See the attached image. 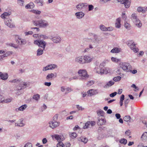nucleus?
Returning a JSON list of instances; mask_svg holds the SVG:
<instances>
[{
  "label": "nucleus",
  "instance_id": "nucleus-1",
  "mask_svg": "<svg viewBox=\"0 0 147 147\" xmlns=\"http://www.w3.org/2000/svg\"><path fill=\"white\" fill-rule=\"evenodd\" d=\"M32 22L34 26L39 28H45L49 25L48 22L42 19L33 20Z\"/></svg>",
  "mask_w": 147,
  "mask_h": 147
},
{
  "label": "nucleus",
  "instance_id": "nucleus-2",
  "mask_svg": "<svg viewBox=\"0 0 147 147\" xmlns=\"http://www.w3.org/2000/svg\"><path fill=\"white\" fill-rule=\"evenodd\" d=\"M78 73L80 77V79L82 80H86L89 76L85 69H80Z\"/></svg>",
  "mask_w": 147,
  "mask_h": 147
},
{
  "label": "nucleus",
  "instance_id": "nucleus-3",
  "mask_svg": "<svg viewBox=\"0 0 147 147\" xmlns=\"http://www.w3.org/2000/svg\"><path fill=\"white\" fill-rule=\"evenodd\" d=\"M131 18L133 22L138 27L140 28L142 26V24L138 18L136 14L135 13H133L131 15Z\"/></svg>",
  "mask_w": 147,
  "mask_h": 147
},
{
  "label": "nucleus",
  "instance_id": "nucleus-4",
  "mask_svg": "<svg viewBox=\"0 0 147 147\" xmlns=\"http://www.w3.org/2000/svg\"><path fill=\"white\" fill-rule=\"evenodd\" d=\"M120 66L121 68L124 71L127 72L131 71V66L129 64L127 63H121L120 64Z\"/></svg>",
  "mask_w": 147,
  "mask_h": 147
},
{
  "label": "nucleus",
  "instance_id": "nucleus-5",
  "mask_svg": "<svg viewBox=\"0 0 147 147\" xmlns=\"http://www.w3.org/2000/svg\"><path fill=\"white\" fill-rule=\"evenodd\" d=\"M34 43L37 45L39 47H41L43 49H45L47 43L44 41L42 40H35L34 41Z\"/></svg>",
  "mask_w": 147,
  "mask_h": 147
},
{
  "label": "nucleus",
  "instance_id": "nucleus-6",
  "mask_svg": "<svg viewBox=\"0 0 147 147\" xmlns=\"http://www.w3.org/2000/svg\"><path fill=\"white\" fill-rule=\"evenodd\" d=\"M5 23L7 26L11 28H14L15 26L12 22V20L10 18H6L4 21Z\"/></svg>",
  "mask_w": 147,
  "mask_h": 147
},
{
  "label": "nucleus",
  "instance_id": "nucleus-7",
  "mask_svg": "<svg viewBox=\"0 0 147 147\" xmlns=\"http://www.w3.org/2000/svg\"><path fill=\"white\" fill-rule=\"evenodd\" d=\"M49 126L52 129H54L59 126L60 122H59L51 121L49 122Z\"/></svg>",
  "mask_w": 147,
  "mask_h": 147
},
{
  "label": "nucleus",
  "instance_id": "nucleus-8",
  "mask_svg": "<svg viewBox=\"0 0 147 147\" xmlns=\"http://www.w3.org/2000/svg\"><path fill=\"white\" fill-rule=\"evenodd\" d=\"M88 5L87 3H80L76 5V7L78 11H83Z\"/></svg>",
  "mask_w": 147,
  "mask_h": 147
},
{
  "label": "nucleus",
  "instance_id": "nucleus-9",
  "mask_svg": "<svg viewBox=\"0 0 147 147\" xmlns=\"http://www.w3.org/2000/svg\"><path fill=\"white\" fill-rule=\"evenodd\" d=\"M49 38L53 42L56 43H60L61 40V38L59 36L53 37L52 36H50L49 37Z\"/></svg>",
  "mask_w": 147,
  "mask_h": 147
},
{
  "label": "nucleus",
  "instance_id": "nucleus-10",
  "mask_svg": "<svg viewBox=\"0 0 147 147\" xmlns=\"http://www.w3.org/2000/svg\"><path fill=\"white\" fill-rule=\"evenodd\" d=\"M15 40L17 43L20 45H24L26 43V40L24 39H22L18 35L16 36Z\"/></svg>",
  "mask_w": 147,
  "mask_h": 147
},
{
  "label": "nucleus",
  "instance_id": "nucleus-11",
  "mask_svg": "<svg viewBox=\"0 0 147 147\" xmlns=\"http://www.w3.org/2000/svg\"><path fill=\"white\" fill-rule=\"evenodd\" d=\"M128 45L129 46H130V49L131 50H133L134 52L137 53L138 51V49L136 47L135 44L132 41L129 42Z\"/></svg>",
  "mask_w": 147,
  "mask_h": 147
},
{
  "label": "nucleus",
  "instance_id": "nucleus-12",
  "mask_svg": "<svg viewBox=\"0 0 147 147\" xmlns=\"http://www.w3.org/2000/svg\"><path fill=\"white\" fill-rule=\"evenodd\" d=\"M90 40H91L92 42L93 43V44H95L96 45L100 43L101 42L99 38L95 35L94 36L93 39H90L89 41H90Z\"/></svg>",
  "mask_w": 147,
  "mask_h": 147
},
{
  "label": "nucleus",
  "instance_id": "nucleus-13",
  "mask_svg": "<svg viewBox=\"0 0 147 147\" xmlns=\"http://www.w3.org/2000/svg\"><path fill=\"white\" fill-rule=\"evenodd\" d=\"M75 61L80 64L85 63L83 56H79L76 57L75 59Z\"/></svg>",
  "mask_w": 147,
  "mask_h": 147
},
{
  "label": "nucleus",
  "instance_id": "nucleus-14",
  "mask_svg": "<svg viewBox=\"0 0 147 147\" xmlns=\"http://www.w3.org/2000/svg\"><path fill=\"white\" fill-rule=\"evenodd\" d=\"M53 138H54L58 142H62L64 140V137L63 136L58 134H55L52 136Z\"/></svg>",
  "mask_w": 147,
  "mask_h": 147
},
{
  "label": "nucleus",
  "instance_id": "nucleus-15",
  "mask_svg": "<svg viewBox=\"0 0 147 147\" xmlns=\"http://www.w3.org/2000/svg\"><path fill=\"white\" fill-rule=\"evenodd\" d=\"M88 95L90 96H91L93 95H96L98 93L97 90L92 89L89 90L87 92Z\"/></svg>",
  "mask_w": 147,
  "mask_h": 147
},
{
  "label": "nucleus",
  "instance_id": "nucleus-16",
  "mask_svg": "<svg viewBox=\"0 0 147 147\" xmlns=\"http://www.w3.org/2000/svg\"><path fill=\"white\" fill-rule=\"evenodd\" d=\"M98 121H97V124L99 125H102L105 124L106 123L105 119L99 117L98 118Z\"/></svg>",
  "mask_w": 147,
  "mask_h": 147
},
{
  "label": "nucleus",
  "instance_id": "nucleus-17",
  "mask_svg": "<svg viewBox=\"0 0 147 147\" xmlns=\"http://www.w3.org/2000/svg\"><path fill=\"white\" fill-rule=\"evenodd\" d=\"M96 73L98 74H106L108 73V71L107 68H101L100 69V71H96Z\"/></svg>",
  "mask_w": 147,
  "mask_h": 147
},
{
  "label": "nucleus",
  "instance_id": "nucleus-18",
  "mask_svg": "<svg viewBox=\"0 0 147 147\" xmlns=\"http://www.w3.org/2000/svg\"><path fill=\"white\" fill-rule=\"evenodd\" d=\"M8 77V75L7 73L3 74L0 72V77L1 79L3 80H6Z\"/></svg>",
  "mask_w": 147,
  "mask_h": 147
},
{
  "label": "nucleus",
  "instance_id": "nucleus-19",
  "mask_svg": "<svg viewBox=\"0 0 147 147\" xmlns=\"http://www.w3.org/2000/svg\"><path fill=\"white\" fill-rule=\"evenodd\" d=\"M75 15L78 18L80 19L84 16L85 14L82 11H80L76 13Z\"/></svg>",
  "mask_w": 147,
  "mask_h": 147
},
{
  "label": "nucleus",
  "instance_id": "nucleus-20",
  "mask_svg": "<svg viewBox=\"0 0 147 147\" xmlns=\"http://www.w3.org/2000/svg\"><path fill=\"white\" fill-rule=\"evenodd\" d=\"M27 107V105H22L18 108H16L15 109V111L16 112H18L19 111H23Z\"/></svg>",
  "mask_w": 147,
  "mask_h": 147
},
{
  "label": "nucleus",
  "instance_id": "nucleus-21",
  "mask_svg": "<svg viewBox=\"0 0 147 147\" xmlns=\"http://www.w3.org/2000/svg\"><path fill=\"white\" fill-rule=\"evenodd\" d=\"M11 14V13L10 12H5L1 15V17L2 19H6L7 18V17L9 16Z\"/></svg>",
  "mask_w": 147,
  "mask_h": 147
},
{
  "label": "nucleus",
  "instance_id": "nucleus-22",
  "mask_svg": "<svg viewBox=\"0 0 147 147\" xmlns=\"http://www.w3.org/2000/svg\"><path fill=\"white\" fill-rule=\"evenodd\" d=\"M83 57L84 60H85V63L90 62L92 59L91 57L85 55Z\"/></svg>",
  "mask_w": 147,
  "mask_h": 147
},
{
  "label": "nucleus",
  "instance_id": "nucleus-23",
  "mask_svg": "<svg viewBox=\"0 0 147 147\" xmlns=\"http://www.w3.org/2000/svg\"><path fill=\"white\" fill-rule=\"evenodd\" d=\"M137 11L139 12H142L143 13H145L146 11V8L145 7H139L137 9Z\"/></svg>",
  "mask_w": 147,
  "mask_h": 147
},
{
  "label": "nucleus",
  "instance_id": "nucleus-24",
  "mask_svg": "<svg viewBox=\"0 0 147 147\" xmlns=\"http://www.w3.org/2000/svg\"><path fill=\"white\" fill-rule=\"evenodd\" d=\"M78 140L79 141H80L82 142H84V143L85 144L88 141V139L87 138L85 137L81 136L80 138H79Z\"/></svg>",
  "mask_w": 147,
  "mask_h": 147
},
{
  "label": "nucleus",
  "instance_id": "nucleus-25",
  "mask_svg": "<svg viewBox=\"0 0 147 147\" xmlns=\"http://www.w3.org/2000/svg\"><path fill=\"white\" fill-rule=\"evenodd\" d=\"M121 19L119 18L117 19L116 22L115 24V26L116 28H119L121 27L120 24Z\"/></svg>",
  "mask_w": 147,
  "mask_h": 147
},
{
  "label": "nucleus",
  "instance_id": "nucleus-26",
  "mask_svg": "<svg viewBox=\"0 0 147 147\" xmlns=\"http://www.w3.org/2000/svg\"><path fill=\"white\" fill-rule=\"evenodd\" d=\"M125 5V7L126 8H128L130 7V0H124V3H123Z\"/></svg>",
  "mask_w": 147,
  "mask_h": 147
},
{
  "label": "nucleus",
  "instance_id": "nucleus-27",
  "mask_svg": "<svg viewBox=\"0 0 147 147\" xmlns=\"http://www.w3.org/2000/svg\"><path fill=\"white\" fill-rule=\"evenodd\" d=\"M141 139L143 141H146L147 140V132H144L141 137Z\"/></svg>",
  "mask_w": 147,
  "mask_h": 147
},
{
  "label": "nucleus",
  "instance_id": "nucleus-28",
  "mask_svg": "<svg viewBox=\"0 0 147 147\" xmlns=\"http://www.w3.org/2000/svg\"><path fill=\"white\" fill-rule=\"evenodd\" d=\"M48 67H49V70L54 69L57 67V65L53 64L48 65Z\"/></svg>",
  "mask_w": 147,
  "mask_h": 147
},
{
  "label": "nucleus",
  "instance_id": "nucleus-29",
  "mask_svg": "<svg viewBox=\"0 0 147 147\" xmlns=\"http://www.w3.org/2000/svg\"><path fill=\"white\" fill-rule=\"evenodd\" d=\"M44 49H42L40 48L38 49L37 51V56H39L42 55L43 53V51Z\"/></svg>",
  "mask_w": 147,
  "mask_h": 147
},
{
  "label": "nucleus",
  "instance_id": "nucleus-30",
  "mask_svg": "<svg viewBox=\"0 0 147 147\" xmlns=\"http://www.w3.org/2000/svg\"><path fill=\"white\" fill-rule=\"evenodd\" d=\"M120 49L118 48H115L112 49L111 52L112 53H118L120 52Z\"/></svg>",
  "mask_w": 147,
  "mask_h": 147
},
{
  "label": "nucleus",
  "instance_id": "nucleus-31",
  "mask_svg": "<svg viewBox=\"0 0 147 147\" xmlns=\"http://www.w3.org/2000/svg\"><path fill=\"white\" fill-rule=\"evenodd\" d=\"M34 4L32 3H30L29 4H27L25 7L26 9H31L34 7Z\"/></svg>",
  "mask_w": 147,
  "mask_h": 147
},
{
  "label": "nucleus",
  "instance_id": "nucleus-32",
  "mask_svg": "<svg viewBox=\"0 0 147 147\" xmlns=\"http://www.w3.org/2000/svg\"><path fill=\"white\" fill-rule=\"evenodd\" d=\"M54 75L53 73L48 74L46 77V79L47 80L51 79L54 77Z\"/></svg>",
  "mask_w": 147,
  "mask_h": 147
},
{
  "label": "nucleus",
  "instance_id": "nucleus-33",
  "mask_svg": "<svg viewBox=\"0 0 147 147\" xmlns=\"http://www.w3.org/2000/svg\"><path fill=\"white\" fill-rule=\"evenodd\" d=\"M114 84V82L112 81H109L104 86V88H107V86H111Z\"/></svg>",
  "mask_w": 147,
  "mask_h": 147
},
{
  "label": "nucleus",
  "instance_id": "nucleus-34",
  "mask_svg": "<svg viewBox=\"0 0 147 147\" xmlns=\"http://www.w3.org/2000/svg\"><path fill=\"white\" fill-rule=\"evenodd\" d=\"M97 113L99 117L100 116H103L104 114V112L102 110H100L97 111Z\"/></svg>",
  "mask_w": 147,
  "mask_h": 147
},
{
  "label": "nucleus",
  "instance_id": "nucleus-35",
  "mask_svg": "<svg viewBox=\"0 0 147 147\" xmlns=\"http://www.w3.org/2000/svg\"><path fill=\"white\" fill-rule=\"evenodd\" d=\"M124 27L126 29L129 30L130 29V24L127 22V21H125L124 24Z\"/></svg>",
  "mask_w": 147,
  "mask_h": 147
},
{
  "label": "nucleus",
  "instance_id": "nucleus-36",
  "mask_svg": "<svg viewBox=\"0 0 147 147\" xmlns=\"http://www.w3.org/2000/svg\"><path fill=\"white\" fill-rule=\"evenodd\" d=\"M90 125V121H89L87 122L85 124V125L83 126L84 129L88 128Z\"/></svg>",
  "mask_w": 147,
  "mask_h": 147
},
{
  "label": "nucleus",
  "instance_id": "nucleus-37",
  "mask_svg": "<svg viewBox=\"0 0 147 147\" xmlns=\"http://www.w3.org/2000/svg\"><path fill=\"white\" fill-rule=\"evenodd\" d=\"M119 142L121 144H123L124 145H125L127 143V141L126 139L124 138H122L119 141Z\"/></svg>",
  "mask_w": 147,
  "mask_h": 147
},
{
  "label": "nucleus",
  "instance_id": "nucleus-38",
  "mask_svg": "<svg viewBox=\"0 0 147 147\" xmlns=\"http://www.w3.org/2000/svg\"><path fill=\"white\" fill-rule=\"evenodd\" d=\"M131 119V117L130 116L127 115L125 116L123 118V120L124 121L128 122L129 121L130 119Z\"/></svg>",
  "mask_w": 147,
  "mask_h": 147
},
{
  "label": "nucleus",
  "instance_id": "nucleus-39",
  "mask_svg": "<svg viewBox=\"0 0 147 147\" xmlns=\"http://www.w3.org/2000/svg\"><path fill=\"white\" fill-rule=\"evenodd\" d=\"M24 0H18V3L21 6H24Z\"/></svg>",
  "mask_w": 147,
  "mask_h": 147
},
{
  "label": "nucleus",
  "instance_id": "nucleus-40",
  "mask_svg": "<svg viewBox=\"0 0 147 147\" xmlns=\"http://www.w3.org/2000/svg\"><path fill=\"white\" fill-rule=\"evenodd\" d=\"M23 119H19L18 122L19 123L20 126H21V127L24 126L25 125V124L23 123Z\"/></svg>",
  "mask_w": 147,
  "mask_h": 147
},
{
  "label": "nucleus",
  "instance_id": "nucleus-41",
  "mask_svg": "<svg viewBox=\"0 0 147 147\" xmlns=\"http://www.w3.org/2000/svg\"><path fill=\"white\" fill-rule=\"evenodd\" d=\"M12 99L10 98L4 99L3 103H8L11 102Z\"/></svg>",
  "mask_w": 147,
  "mask_h": 147
},
{
  "label": "nucleus",
  "instance_id": "nucleus-42",
  "mask_svg": "<svg viewBox=\"0 0 147 147\" xmlns=\"http://www.w3.org/2000/svg\"><path fill=\"white\" fill-rule=\"evenodd\" d=\"M77 136L76 133L75 132L72 133L70 134V137L72 139L76 138Z\"/></svg>",
  "mask_w": 147,
  "mask_h": 147
},
{
  "label": "nucleus",
  "instance_id": "nucleus-43",
  "mask_svg": "<svg viewBox=\"0 0 147 147\" xmlns=\"http://www.w3.org/2000/svg\"><path fill=\"white\" fill-rule=\"evenodd\" d=\"M40 98V95L38 94L34 95L33 96L32 98L33 99L38 100Z\"/></svg>",
  "mask_w": 147,
  "mask_h": 147
},
{
  "label": "nucleus",
  "instance_id": "nucleus-44",
  "mask_svg": "<svg viewBox=\"0 0 147 147\" xmlns=\"http://www.w3.org/2000/svg\"><path fill=\"white\" fill-rule=\"evenodd\" d=\"M121 77L119 76L115 77L113 79V80L115 82H117L119 81L121 79Z\"/></svg>",
  "mask_w": 147,
  "mask_h": 147
},
{
  "label": "nucleus",
  "instance_id": "nucleus-45",
  "mask_svg": "<svg viewBox=\"0 0 147 147\" xmlns=\"http://www.w3.org/2000/svg\"><path fill=\"white\" fill-rule=\"evenodd\" d=\"M100 29L102 31H106V29H107V27L103 25H100Z\"/></svg>",
  "mask_w": 147,
  "mask_h": 147
},
{
  "label": "nucleus",
  "instance_id": "nucleus-46",
  "mask_svg": "<svg viewBox=\"0 0 147 147\" xmlns=\"http://www.w3.org/2000/svg\"><path fill=\"white\" fill-rule=\"evenodd\" d=\"M32 145L31 143L27 142L24 146V147H32Z\"/></svg>",
  "mask_w": 147,
  "mask_h": 147
},
{
  "label": "nucleus",
  "instance_id": "nucleus-47",
  "mask_svg": "<svg viewBox=\"0 0 147 147\" xmlns=\"http://www.w3.org/2000/svg\"><path fill=\"white\" fill-rule=\"evenodd\" d=\"M94 81L92 80L88 82L87 83V85L88 86H90L94 84Z\"/></svg>",
  "mask_w": 147,
  "mask_h": 147
},
{
  "label": "nucleus",
  "instance_id": "nucleus-48",
  "mask_svg": "<svg viewBox=\"0 0 147 147\" xmlns=\"http://www.w3.org/2000/svg\"><path fill=\"white\" fill-rule=\"evenodd\" d=\"M13 53V52L11 51H9L5 53L4 54L5 57H7L9 55H12Z\"/></svg>",
  "mask_w": 147,
  "mask_h": 147
},
{
  "label": "nucleus",
  "instance_id": "nucleus-49",
  "mask_svg": "<svg viewBox=\"0 0 147 147\" xmlns=\"http://www.w3.org/2000/svg\"><path fill=\"white\" fill-rule=\"evenodd\" d=\"M20 79H13L12 80H11L9 81L10 82H12V83H15L17 82H20Z\"/></svg>",
  "mask_w": 147,
  "mask_h": 147
},
{
  "label": "nucleus",
  "instance_id": "nucleus-50",
  "mask_svg": "<svg viewBox=\"0 0 147 147\" xmlns=\"http://www.w3.org/2000/svg\"><path fill=\"white\" fill-rule=\"evenodd\" d=\"M88 6V11H92L94 7L92 5H89Z\"/></svg>",
  "mask_w": 147,
  "mask_h": 147
},
{
  "label": "nucleus",
  "instance_id": "nucleus-51",
  "mask_svg": "<svg viewBox=\"0 0 147 147\" xmlns=\"http://www.w3.org/2000/svg\"><path fill=\"white\" fill-rule=\"evenodd\" d=\"M59 143L57 144V147H63L64 145L62 142H58Z\"/></svg>",
  "mask_w": 147,
  "mask_h": 147
},
{
  "label": "nucleus",
  "instance_id": "nucleus-52",
  "mask_svg": "<svg viewBox=\"0 0 147 147\" xmlns=\"http://www.w3.org/2000/svg\"><path fill=\"white\" fill-rule=\"evenodd\" d=\"M9 46H11L14 48L17 49L18 48V46H16L15 44L12 43H10L8 44Z\"/></svg>",
  "mask_w": 147,
  "mask_h": 147
},
{
  "label": "nucleus",
  "instance_id": "nucleus-53",
  "mask_svg": "<svg viewBox=\"0 0 147 147\" xmlns=\"http://www.w3.org/2000/svg\"><path fill=\"white\" fill-rule=\"evenodd\" d=\"M58 114H55L53 116V121H57V119H58Z\"/></svg>",
  "mask_w": 147,
  "mask_h": 147
},
{
  "label": "nucleus",
  "instance_id": "nucleus-54",
  "mask_svg": "<svg viewBox=\"0 0 147 147\" xmlns=\"http://www.w3.org/2000/svg\"><path fill=\"white\" fill-rule=\"evenodd\" d=\"M97 46V45H96L95 44H90L89 45V47L90 49H92L94 48H96Z\"/></svg>",
  "mask_w": 147,
  "mask_h": 147
},
{
  "label": "nucleus",
  "instance_id": "nucleus-55",
  "mask_svg": "<svg viewBox=\"0 0 147 147\" xmlns=\"http://www.w3.org/2000/svg\"><path fill=\"white\" fill-rule=\"evenodd\" d=\"M129 102V99L128 98L125 100L124 101V104L125 107H126L127 106V105Z\"/></svg>",
  "mask_w": 147,
  "mask_h": 147
},
{
  "label": "nucleus",
  "instance_id": "nucleus-56",
  "mask_svg": "<svg viewBox=\"0 0 147 147\" xmlns=\"http://www.w3.org/2000/svg\"><path fill=\"white\" fill-rule=\"evenodd\" d=\"M131 87L135 88V89L134 90L135 91H136L139 90L138 88L136 86V85L134 84H132Z\"/></svg>",
  "mask_w": 147,
  "mask_h": 147
},
{
  "label": "nucleus",
  "instance_id": "nucleus-57",
  "mask_svg": "<svg viewBox=\"0 0 147 147\" xmlns=\"http://www.w3.org/2000/svg\"><path fill=\"white\" fill-rule=\"evenodd\" d=\"M43 3L44 1L43 0H38L37 2V3H39V5L40 6H42Z\"/></svg>",
  "mask_w": 147,
  "mask_h": 147
},
{
  "label": "nucleus",
  "instance_id": "nucleus-58",
  "mask_svg": "<svg viewBox=\"0 0 147 147\" xmlns=\"http://www.w3.org/2000/svg\"><path fill=\"white\" fill-rule=\"evenodd\" d=\"M33 12L36 14H40L41 13V11H40L36 10H33Z\"/></svg>",
  "mask_w": 147,
  "mask_h": 147
},
{
  "label": "nucleus",
  "instance_id": "nucleus-59",
  "mask_svg": "<svg viewBox=\"0 0 147 147\" xmlns=\"http://www.w3.org/2000/svg\"><path fill=\"white\" fill-rule=\"evenodd\" d=\"M117 92H114L112 93L111 94H110L109 95L110 97H113L115 96H116V95L117 94Z\"/></svg>",
  "mask_w": 147,
  "mask_h": 147
},
{
  "label": "nucleus",
  "instance_id": "nucleus-60",
  "mask_svg": "<svg viewBox=\"0 0 147 147\" xmlns=\"http://www.w3.org/2000/svg\"><path fill=\"white\" fill-rule=\"evenodd\" d=\"M4 99V97L0 94V102L3 103Z\"/></svg>",
  "mask_w": 147,
  "mask_h": 147
},
{
  "label": "nucleus",
  "instance_id": "nucleus-61",
  "mask_svg": "<svg viewBox=\"0 0 147 147\" xmlns=\"http://www.w3.org/2000/svg\"><path fill=\"white\" fill-rule=\"evenodd\" d=\"M51 84V82H45L44 83V85L46 86H50Z\"/></svg>",
  "mask_w": 147,
  "mask_h": 147
},
{
  "label": "nucleus",
  "instance_id": "nucleus-62",
  "mask_svg": "<svg viewBox=\"0 0 147 147\" xmlns=\"http://www.w3.org/2000/svg\"><path fill=\"white\" fill-rule=\"evenodd\" d=\"M111 59L112 61H113L115 62H118L119 60L118 59H116V58L112 57L111 58Z\"/></svg>",
  "mask_w": 147,
  "mask_h": 147
},
{
  "label": "nucleus",
  "instance_id": "nucleus-63",
  "mask_svg": "<svg viewBox=\"0 0 147 147\" xmlns=\"http://www.w3.org/2000/svg\"><path fill=\"white\" fill-rule=\"evenodd\" d=\"M48 70H49L48 65L46 67H44L42 69V71H45Z\"/></svg>",
  "mask_w": 147,
  "mask_h": 147
},
{
  "label": "nucleus",
  "instance_id": "nucleus-64",
  "mask_svg": "<svg viewBox=\"0 0 147 147\" xmlns=\"http://www.w3.org/2000/svg\"><path fill=\"white\" fill-rule=\"evenodd\" d=\"M33 33V32L32 31H29L27 32H26L25 34L26 35H31Z\"/></svg>",
  "mask_w": 147,
  "mask_h": 147
}]
</instances>
